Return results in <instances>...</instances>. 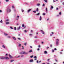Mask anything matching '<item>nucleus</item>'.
Segmentation results:
<instances>
[{
  "instance_id": "58",
  "label": "nucleus",
  "mask_w": 64,
  "mask_h": 64,
  "mask_svg": "<svg viewBox=\"0 0 64 64\" xmlns=\"http://www.w3.org/2000/svg\"><path fill=\"white\" fill-rule=\"evenodd\" d=\"M29 35H30V36H32V34H29Z\"/></svg>"
},
{
  "instance_id": "41",
  "label": "nucleus",
  "mask_w": 64,
  "mask_h": 64,
  "mask_svg": "<svg viewBox=\"0 0 64 64\" xmlns=\"http://www.w3.org/2000/svg\"><path fill=\"white\" fill-rule=\"evenodd\" d=\"M14 30H16V27L14 28Z\"/></svg>"
},
{
  "instance_id": "27",
  "label": "nucleus",
  "mask_w": 64,
  "mask_h": 64,
  "mask_svg": "<svg viewBox=\"0 0 64 64\" xmlns=\"http://www.w3.org/2000/svg\"><path fill=\"white\" fill-rule=\"evenodd\" d=\"M40 15V13H39L36 14V15Z\"/></svg>"
},
{
  "instance_id": "40",
  "label": "nucleus",
  "mask_w": 64,
  "mask_h": 64,
  "mask_svg": "<svg viewBox=\"0 0 64 64\" xmlns=\"http://www.w3.org/2000/svg\"><path fill=\"white\" fill-rule=\"evenodd\" d=\"M24 32H27L28 31H27V30H24Z\"/></svg>"
},
{
  "instance_id": "3",
  "label": "nucleus",
  "mask_w": 64,
  "mask_h": 64,
  "mask_svg": "<svg viewBox=\"0 0 64 64\" xmlns=\"http://www.w3.org/2000/svg\"><path fill=\"white\" fill-rule=\"evenodd\" d=\"M0 59H5V57L3 56H1L0 57Z\"/></svg>"
},
{
  "instance_id": "56",
  "label": "nucleus",
  "mask_w": 64,
  "mask_h": 64,
  "mask_svg": "<svg viewBox=\"0 0 64 64\" xmlns=\"http://www.w3.org/2000/svg\"><path fill=\"white\" fill-rule=\"evenodd\" d=\"M21 57H24V55H22V56H21Z\"/></svg>"
},
{
  "instance_id": "20",
  "label": "nucleus",
  "mask_w": 64,
  "mask_h": 64,
  "mask_svg": "<svg viewBox=\"0 0 64 64\" xmlns=\"http://www.w3.org/2000/svg\"><path fill=\"white\" fill-rule=\"evenodd\" d=\"M47 52L46 51H45L44 52V54H47Z\"/></svg>"
},
{
  "instance_id": "36",
  "label": "nucleus",
  "mask_w": 64,
  "mask_h": 64,
  "mask_svg": "<svg viewBox=\"0 0 64 64\" xmlns=\"http://www.w3.org/2000/svg\"><path fill=\"white\" fill-rule=\"evenodd\" d=\"M38 48H40V45H39L38 46Z\"/></svg>"
},
{
  "instance_id": "53",
  "label": "nucleus",
  "mask_w": 64,
  "mask_h": 64,
  "mask_svg": "<svg viewBox=\"0 0 64 64\" xmlns=\"http://www.w3.org/2000/svg\"><path fill=\"white\" fill-rule=\"evenodd\" d=\"M46 48H47V49H48V48H49V47H48V46Z\"/></svg>"
},
{
  "instance_id": "39",
  "label": "nucleus",
  "mask_w": 64,
  "mask_h": 64,
  "mask_svg": "<svg viewBox=\"0 0 64 64\" xmlns=\"http://www.w3.org/2000/svg\"><path fill=\"white\" fill-rule=\"evenodd\" d=\"M33 12H34V13H35L36 12V11L34 10L33 11Z\"/></svg>"
},
{
  "instance_id": "15",
  "label": "nucleus",
  "mask_w": 64,
  "mask_h": 64,
  "mask_svg": "<svg viewBox=\"0 0 64 64\" xmlns=\"http://www.w3.org/2000/svg\"><path fill=\"white\" fill-rule=\"evenodd\" d=\"M24 53L25 54H28V52H24Z\"/></svg>"
},
{
  "instance_id": "60",
  "label": "nucleus",
  "mask_w": 64,
  "mask_h": 64,
  "mask_svg": "<svg viewBox=\"0 0 64 64\" xmlns=\"http://www.w3.org/2000/svg\"><path fill=\"white\" fill-rule=\"evenodd\" d=\"M30 48H32V47L31 46H30Z\"/></svg>"
},
{
  "instance_id": "54",
  "label": "nucleus",
  "mask_w": 64,
  "mask_h": 64,
  "mask_svg": "<svg viewBox=\"0 0 64 64\" xmlns=\"http://www.w3.org/2000/svg\"><path fill=\"white\" fill-rule=\"evenodd\" d=\"M54 50H57V49L56 48H55L54 49Z\"/></svg>"
},
{
  "instance_id": "64",
  "label": "nucleus",
  "mask_w": 64,
  "mask_h": 64,
  "mask_svg": "<svg viewBox=\"0 0 64 64\" xmlns=\"http://www.w3.org/2000/svg\"><path fill=\"white\" fill-rule=\"evenodd\" d=\"M45 64V63H42V64Z\"/></svg>"
},
{
  "instance_id": "2",
  "label": "nucleus",
  "mask_w": 64,
  "mask_h": 64,
  "mask_svg": "<svg viewBox=\"0 0 64 64\" xmlns=\"http://www.w3.org/2000/svg\"><path fill=\"white\" fill-rule=\"evenodd\" d=\"M7 11L8 12H11V10L9 8H8L7 9Z\"/></svg>"
},
{
  "instance_id": "46",
  "label": "nucleus",
  "mask_w": 64,
  "mask_h": 64,
  "mask_svg": "<svg viewBox=\"0 0 64 64\" xmlns=\"http://www.w3.org/2000/svg\"><path fill=\"white\" fill-rule=\"evenodd\" d=\"M36 63H38V60H37L36 61Z\"/></svg>"
},
{
  "instance_id": "7",
  "label": "nucleus",
  "mask_w": 64,
  "mask_h": 64,
  "mask_svg": "<svg viewBox=\"0 0 64 64\" xmlns=\"http://www.w3.org/2000/svg\"><path fill=\"white\" fill-rule=\"evenodd\" d=\"M9 57L10 59H11V58H12V57L10 55V54H9Z\"/></svg>"
},
{
  "instance_id": "24",
  "label": "nucleus",
  "mask_w": 64,
  "mask_h": 64,
  "mask_svg": "<svg viewBox=\"0 0 64 64\" xmlns=\"http://www.w3.org/2000/svg\"><path fill=\"white\" fill-rule=\"evenodd\" d=\"M44 1L46 3H47V0H44Z\"/></svg>"
},
{
  "instance_id": "21",
  "label": "nucleus",
  "mask_w": 64,
  "mask_h": 64,
  "mask_svg": "<svg viewBox=\"0 0 64 64\" xmlns=\"http://www.w3.org/2000/svg\"><path fill=\"white\" fill-rule=\"evenodd\" d=\"M0 23H2L3 22V21H2V20H1L0 21Z\"/></svg>"
},
{
  "instance_id": "13",
  "label": "nucleus",
  "mask_w": 64,
  "mask_h": 64,
  "mask_svg": "<svg viewBox=\"0 0 64 64\" xmlns=\"http://www.w3.org/2000/svg\"><path fill=\"white\" fill-rule=\"evenodd\" d=\"M5 59H6L7 60V59H9V58L8 57H5Z\"/></svg>"
},
{
  "instance_id": "37",
  "label": "nucleus",
  "mask_w": 64,
  "mask_h": 64,
  "mask_svg": "<svg viewBox=\"0 0 64 64\" xmlns=\"http://www.w3.org/2000/svg\"><path fill=\"white\" fill-rule=\"evenodd\" d=\"M24 26H24V24L22 25V27H24Z\"/></svg>"
},
{
  "instance_id": "11",
  "label": "nucleus",
  "mask_w": 64,
  "mask_h": 64,
  "mask_svg": "<svg viewBox=\"0 0 64 64\" xmlns=\"http://www.w3.org/2000/svg\"><path fill=\"white\" fill-rule=\"evenodd\" d=\"M2 47H3V48H4V49H5V48H6V47H5V46L3 45L2 46Z\"/></svg>"
},
{
  "instance_id": "57",
  "label": "nucleus",
  "mask_w": 64,
  "mask_h": 64,
  "mask_svg": "<svg viewBox=\"0 0 64 64\" xmlns=\"http://www.w3.org/2000/svg\"><path fill=\"white\" fill-rule=\"evenodd\" d=\"M53 2H56V1L55 0H53Z\"/></svg>"
},
{
  "instance_id": "6",
  "label": "nucleus",
  "mask_w": 64,
  "mask_h": 64,
  "mask_svg": "<svg viewBox=\"0 0 64 64\" xmlns=\"http://www.w3.org/2000/svg\"><path fill=\"white\" fill-rule=\"evenodd\" d=\"M21 28V27L20 26L19 28H17V29L18 30H19L20 29V28Z\"/></svg>"
},
{
  "instance_id": "23",
  "label": "nucleus",
  "mask_w": 64,
  "mask_h": 64,
  "mask_svg": "<svg viewBox=\"0 0 64 64\" xmlns=\"http://www.w3.org/2000/svg\"><path fill=\"white\" fill-rule=\"evenodd\" d=\"M27 42H25L24 43V45H25V46H26V45H27Z\"/></svg>"
},
{
  "instance_id": "5",
  "label": "nucleus",
  "mask_w": 64,
  "mask_h": 64,
  "mask_svg": "<svg viewBox=\"0 0 64 64\" xmlns=\"http://www.w3.org/2000/svg\"><path fill=\"white\" fill-rule=\"evenodd\" d=\"M29 62H33V60L32 59H31L29 61Z\"/></svg>"
},
{
  "instance_id": "47",
  "label": "nucleus",
  "mask_w": 64,
  "mask_h": 64,
  "mask_svg": "<svg viewBox=\"0 0 64 64\" xmlns=\"http://www.w3.org/2000/svg\"><path fill=\"white\" fill-rule=\"evenodd\" d=\"M50 47H52V44H50Z\"/></svg>"
},
{
  "instance_id": "38",
  "label": "nucleus",
  "mask_w": 64,
  "mask_h": 64,
  "mask_svg": "<svg viewBox=\"0 0 64 64\" xmlns=\"http://www.w3.org/2000/svg\"><path fill=\"white\" fill-rule=\"evenodd\" d=\"M40 50V48H38L37 49V50L38 51H39Z\"/></svg>"
},
{
  "instance_id": "34",
  "label": "nucleus",
  "mask_w": 64,
  "mask_h": 64,
  "mask_svg": "<svg viewBox=\"0 0 64 64\" xmlns=\"http://www.w3.org/2000/svg\"><path fill=\"white\" fill-rule=\"evenodd\" d=\"M21 11L22 12H24V10H23L22 9L21 10Z\"/></svg>"
},
{
  "instance_id": "55",
  "label": "nucleus",
  "mask_w": 64,
  "mask_h": 64,
  "mask_svg": "<svg viewBox=\"0 0 64 64\" xmlns=\"http://www.w3.org/2000/svg\"><path fill=\"white\" fill-rule=\"evenodd\" d=\"M2 12V10H0V13H1V12Z\"/></svg>"
},
{
  "instance_id": "52",
  "label": "nucleus",
  "mask_w": 64,
  "mask_h": 64,
  "mask_svg": "<svg viewBox=\"0 0 64 64\" xmlns=\"http://www.w3.org/2000/svg\"><path fill=\"white\" fill-rule=\"evenodd\" d=\"M37 38V36H35L34 37V38Z\"/></svg>"
},
{
  "instance_id": "22",
  "label": "nucleus",
  "mask_w": 64,
  "mask_h": 64,
  "mask_svg": "<svg viewBox=\"0 0 64 64\" xmlns=\"http://www.w3.org/2000/svg\"><path fill=\"white\" fill-rule=\"evenodd\" d=\"M4 35H5V36H7V35H8V34H6L5 33H4Z\"/></svg>"
},
{
  "instance_id": "17",
  "label": "nucleus",
  "mask_w": 64,
  "mask_h": 64,
  "mask_svg": "<svg viewBox=\"0 0 64 64\" xmlns=\"http://www.w3.org/2000/svg\"><path fill=\"white\" fill-rule=\"evenodd\" d=\"M38 11H39V10H38V8H37V9L36 10V11H37V12H38Z\"/></svg>"
},
{
  "instance_id": "14",
  "label": "nucleus",
  "mask_w": 64,
  "mask_h": 64,
  "mask_svg": "<svg viewBox=\"0 0 64 64\" xmlns=\"http://www.w3.org/2000/svg\"><path fill=\"white\" fill-rule=\"evenodd\" d=\"M41 19H42V17H41V16H40V21H41Z\"/></svg>"
},
{
  "instance_id": "51",
  "label": "nucleus",
  "mask_w": 64,
  "mask_h": 64,
  "mask_svg": "<svg viewBox=\"0 0 64 64\" xmlns=\"http://www.w3.org/2000/svg\"><path fill=\"white\" fill-rule=\"evenodd\" d=\"M56 10H58V8H56Z\"/></svg>"
},
{
  "instance_id": "1",
  "label": "nucleus",
  "mask_w": 64,
  "mask_h": 64,
  "mask_svg": "<svg viewBox=\"0 0 64 64\" xmlns=\"http://www.w3.org/2000/svg\"><path fill=\"white\" fill-rule=\"evenodd\" d=\"M59 40L58 39H56V45L58 46L59 45Z\"/></svg>"
},
{
  "instance_id": "4",
  "label": "nucleus",
  "mask_w": 64,
  "mask_h": 64,
  "mask_svg": "<svg viewBox=\"0 0 64 64\" xmlns=\"http://www.w3.org/2000/svg\"><path fill=\"white\" fill-rule=\"evenodd\" d=\"M20 54H24V52H22L20 53Z\"/></svg>"
},
{
  "instance_id": "26",
  "label": "nucleus",
  "mask_w": 64,
  "mask_h": 64,
  "mask_svg": "<svg viewBox=\"0 0 64 64\" xmlns=\"http://www.w3.org/2000/svg\"><path fill=\"white\" fill-rule=\"evenodd\" d=\"M46 14V13H43V14H42V15H44V16H45V14Z\"/></svg>"
},
{
  "instance_id": "33",
  "label": "nucleus",
  "mask_w": 64,
  "mask_h": 64,
  "mask_svg": "<svg viewBox=\"0 0 64 64\" xmlns=\"http://www.w3.org/2000/svg\"><path fill=\"white\" fill-rule=\"evenodd\" d=\"M14 61V60H12L10 61L11 62H13V61Z\"/></svg>"
},
{
  "instance_id": "8",
  "label": "nucleus",
  "mask_w": 64,
  "mask_h": 64,
  "mask_svg": "<svg viewBox=\"0 0 64 64\" xmlns=\"http://www.w3.org/2000/svg\"><path fill=\"white\" fill-rule=\"evenodd\" d=\"M40 31H41V32H42V34H44L45 33H44V32H43V30H41Z\"/></svg>"
},
{
  "instance_id": "45",
  "label": "nucleus",
  "mask_w": 64,
  "mask_h": 64,
  "mask_svg": "<svg viewBox=\"0 0 64 64\" xmlns=\"http://www.w3.org/2000/svg\"><path fill=\"white\" fill-rule=\"evenodd\" d=\"M10 28L12 29H13V28H12L11 26L10 27Z\"/></svg>"
},
{
  "instance_id": "10",
  "label": "nucleus",
  "mask_w": 64,
  "mask_h": 64,
  "mask_svg": "<svg viewBox=\"0 0 64 64\" xmlns=\"http://www.w3.org/2000/svg\"><path fill=\"white\" fill-rule=\"evenodd\" d=\"M31 10L30 9H29L28 10L27 12V13H29V12H30V11Z\"/></svg>"
},
{
  "instance_id": "31",
  "label": "nucleus",
  "mask_w": 64,
  "mask_h": 64,
  "mask_svg": "<svg viewBox=\"0 0 64 64\" xmlns=\"http://www.w3.org/2000/svg\"><path fill=\"white\" fill-rule=\"evenodd\" d=\"M18 40H21V39L20 38H18Z\"/></svg>"
},
{
  "instance_id": "44",
  "label": "nucleus",
  "mask_w": 64,
  "mask_h": 64,
  "mask_svg": "<svg viewBox=\"0 0 64 64\" xmlns=\"http://www.w3.org/2000/svg\"><path fill=\"white\" fill-rule=\"evenodd\" d=\"M12 8H14V6H12Z\"/></svg>"
},
{
  "instance_id": "59",
  "label": "nucleus",
  "mask_w": 64,
  "mask_h": 64,
  "mask_svg": "<svg viewBox=\"0 0 64 64\" xmlns=\"http://www.w3.org/2000/svg\"><path fill=\"white\" fill-rule=\"evenodd\" d=\"M20 56H18V57H17V58H18Z\"/></svg>"
},
{
  "instance_id": "12",
  "label": "nucleus",
  "mask_w": 64,
  "mask_h": 64,
  "mask_svg": "<svg viewBox=\"0 0 64 64\" xmlns=\"http://www.w3.org/2000/svg\"><path fill=\"white\" fill-rule=\"evenodd\" d=\"M40 5V4H36V6H39Z\"/></svg>"
},
{
  "instance_id": "9",
  "label": "nucleus",
  "mask_w": 64,
  "mask_h": 64,
  "mask_svg": "<svg viewBox=\"0 0 64 64\" xmlns=\"http://www.w3.org/2000/svg\"><path fill=\"white\" fill-rule=\"evenodd\" d=\"M46 13H47V12H48V9L47 8H46Z\"/></svg>"
},
{
  "instance_id": "50",
  "label": "nucleus",
  "mask_w": 64,
  "mask_h": 64,
  "mask_svg": "<svg viewBox=\"0 0 64 64\" xmlns=\"http://www.w3.org/2000/svg\"><path fill=\"white\" fill-rule=\"evenodd\" d=\"M45 6V4H43L42 5V6Z\"/></svg>"
},
{
  "instance_id": "28",
  "label": "nucleus",
  "mask_w": 64,
  "mask_h": 64,
  "mask_svg": "<svg viewBox=\"0 0 64 64\" xmlns=\"http://www.w3.org/2000/svg\"><path fill=\"white\" fill-rule=\"evenodd\" d=\"M6 24H9V22H7L6 23Z\"/></svg>"
},
{
  "instance_id": "63",
  "label": "nucleus",
  "mask_w": 64,
  "mask_h": 64,
  "mask_svg": "<svg viewBox=\"0 0 64 64\" xmlns=\"http://www.w3.org/2000/svg\"><path fill=\"white\" fill-rule=\"evenodd\" d=\"M17 17L18 18H19V16H17Z\"/></svg>"
},
{
  "instance_id": "16",
  "label": "nucleus",
  "mask_w": 64,
  "mask_h": 64,
  "mask_svg": "<svg viewBox=\"0 0 64 64\" xmlns=\"http://www.w3.org/2000/svg\"><path fill=\"white\" fill-rule=\"evenodd\" d=\"M32 52V50H31L30 51H29V52L31 53Z\"/></svg>"
},
{
  "instance_id": "35",
  "label": "nucleus",
  "mask_w": 64,
  "mask_h": 64,
  "mask_svg": "<svg viewBox=\"0 0 64 64\" xmlns=\"http://www.w3.org/2000/svg\"><path fill=\"white\" fill-rule=\"evenodd\" d=\"M51 9H53V7L52 6H51Z\"/></svg>"
},
{
  "instance_id": "25",
  "label": "nucleus",
  "mask_w": 64,
  "mask_h": 64,
  "mask_svg": "<svg viewBox=\"0 0 64 64\" xmlns=\"http://www.w3.org/2000/svg\"><path fill=\"white\" fill-rule=\"evenodd\" d=\"M18 46H19V47H21V44H19Z\"/></svg>"
},
{
  "instance_id": "30",
  "label": "nucleus",
  "mask_w": 64,
  "mask_h": 64,
  "mask_svg": "<svg viewBox=\"0 0 64 64\" xmlns=\"http://www.w3.org/2000/svg\"><path fill=\"white\" fill-rule=\"evenodd\" d=\"M33 56H30V57L31 58H33Z\"/></svg>"
},
{
  "instance_id": "32",
  "label": "nucleus",
  "mask_w": 64,
  "mask_h": 64,
  "mask_svg": "<svg viewBox=\"0 0 64 64\" xmlns=\"http://www.w3.org/2000/svg\"><path fill=\"white\" fill-rule=\"evenodd\" d=\"M59 15H61V12H59Z\"/></svg>"
},
{
  "instance_id": "19",
  "label": "nucleus",
  "mask_w": 64,
  "mask_h": 64,
  "mask_svg": "<svg viewBox=\"0 0 64 64\" xmlns=\"http://www.w3.org/2000/svg\"><path fill=\"white\" fill-rule=\"evenodd\" d=\"M12 38H13V39H14V40H16V38H15L14 37H12Z\"/></svg>"
},
{
  "instance_id": "29",
  "label": "nucleus",
  "mask_w": 64,
  "mask_h": 64,
  "mask_svg": "<svg viewBox=\"0 0 64 64\" xmlns=\"http://www.w3.org/2000/svg\"><path fill=\"white\" fill-rule=\"evenodd\" d=\"M7 38H11V36H8L7 37Z\"/></svg>"
},
{
  "instance_id": "18",
  "label": "nucleus",
  "mask_w": 64,
  "mask_h": 64,
  "mask_svg": "<svg viewBox=\"0 0 64 64\" xmlns=\"http://www.w3.org/2000/svg\"><path fill=\"white\" fill-rule=\"evenodd\" d=\"M9 21V20L7 19L6 20V22H8V21Z\"/></svg>"
},
{
  "instance_id": "62",
  "label": "nucleus",
  "mask_w": 64,
  "mask_h": 64,
  "mask_svg": "<svg viewBox=\"0 0 64 64\" xmlns=\"http://www.w3.org/2000/svg\"><path fill=\"white\" fill-rule=\"evenodd\" d=\"M54 50H52V52H54Z\"/></svg>"
},
{
  "instance_id": "49",
  "label": "nucleus",
  "mask_w": 64,
  "mask_h": 64,
  "mask_svg": "<svg viewBox=\"0 0 64 64\" xmlns=\"http://www.w3.org/2000/svg\"><path fill=\"white\" fill-rule=\"evenodd\" d=\"M55 61L56 62H58V60H56V59H55Z\"/></svg>"
},
{
  "instance_id": "61",
  "label": "nucleus",
  "mask_w": 64,
  "mask_h": 64,
  "mask_svg": "<svg viewBox=\"0 0 64 64\" xmlns=\"http://www.w3.org/2000/svg\"><path fill=\"white\" fill-rule=\"evenodd\" d=\"M14 12H15V11H16V10H14Z\"/></svg>"
},
{
  "instance_id": "48",
  "label": "nucleus",
  "mask_w": 64,
  "mask_h": 64,
  "mask_svg": "<svg viewBox=\"0 0 64 64\" xmlns=\"http://www.w3.org/2000/svg\"><path fill=\"white\" fill-rule=\"evenodd\" d=\"M6 2H8L9 1V0H6Z\"/></svg>"
},
{
  "instance_id": "42",
  "label": "nucleus",
  "mask_w": 64,
  "mask_h": 64,
  "mask_svg": "<svg viewBox=\"0 0 64 64\" xmlns=\"http://www.w3.org/2000/svg\"><path fill=\"white\" fill-rule=\"evenodd\" d=\"M6 57H7V55H8V54H6Z\"/></svg>"
},
{
  "instance_id": "43",
  "label": "nucleus",
  "mask_w": 64,
  "mask_h": 64,
  "mask_svg": "<svg viewBox=\"0 0 64 64\" xmlns=\"http://www.w3.org/2000/svg\"><path fill=\"white\" fill-rule=\"evenodd\" d=\"M37 57H36V56H35L34 57V58H37Z\"/></svg>"
}]
</instances>
